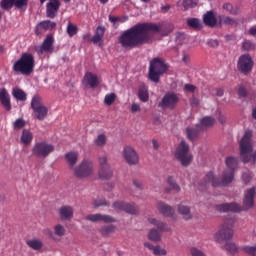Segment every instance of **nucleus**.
Instances as JSON below:
<instances>
[{
  "mask_svg": "<svg viewBox=\"0 0 256 256\" xmlns=\"http://www.w3.org/2000/svg\"><path fill=\"white\" fill-rule=\"evenodd\" d=\"M153 33H158L162 37H167V35L171 33V28L165 23H139L125 30L120 35L118 41L123 49H135L142 45L153 43Z\"/></svg>",
  "mask_w": 256,
  "mask_h": 256,
  "instance_id": "nucleus-1",
  "label": "nucleus"
},
{
  "mask_svg": "<svg viewBox=\"0 0 256 256\" xmlns=\"http://www.w3.org/2000/svg\"><path fill=\"white\" fill-rule=\"evenodd\" d=\"M225 163L228 168L223 171L221 180L215 177L213 172H208L200 182V187H207L210 184L212 187H227V185L233 183L235 170L239 162L235 157H227Z\"/></svg>",
  "mask_w": 256,
  "mask_h": 256,
  "instance_id": "nucleus-2",
  "label": "nucleus"
},
{
  "mask_svg": "<svg viewBox=\"0 0 256 256\" xmlns=\"http://www.w3.org/2000/svg\"><path fill=\"white\" fill-rule=\"evenodd\" d=\"M12 71L20 75H31L35 71V56L31 53H22L20 58L13 64Z\"/></svg>",
  "mask_w": 256,
  "mask_h": 256,
  "instance_id": "nucleus-3",
  "label": "nucleus"
},
{
  "mask_svg": "<svg viewBox=\"0 0 256 256\" xmlns=\"http://www.w3.org/2000/svg\"><path fill=\"white\" fill-rule=\"evenodd\" d=\"M253 151V131L246 130L240 141V156L243 163H249L251 159L256 161V153L249 155Z\"/></svg>",
  "mask_w": 256,
  "mask_h": 256,
  "instance_id": "nucleus-4",
  "label": "nucleus"
},
{
  "mask_svg": "<svg viewBox=\"0 0 256 256\" xmlns=\"http://www.w3.org/2000/svg\"><path fill=\"white\" fill-rule=\"evenodd\" d=\"M167 71V64L161 58H154L150 62L149 79L154 83H159L161 75Z\"/></svg>",
  "mask_w": 256,
  "mask_h": 256,
  "instance_id": "nucleus-5",
  "label": "nucleus"
},
{
  "mask_svg": "<svg viewBox=\"0 0 256 256\" xmlns=\"http://www.w3.org/2000/svg\"><path fill=\"white\" fill-rule=\"evenodd\" d=\"M234 225L235 219L233 218L224 221L221 228L215 234V240L217 241V243H223V241H230V239H233Z\"/></svg>",
  "mask_w": 256,
  "mask_h": 256,
  "instance_id": "nucleus-6",
  "label": "nucleus"
},
{
  "mask_svg": "<svg viewBox=\"0 0 256 256\" xmlns=\"http://www.w3.org/2000/svg\"><path fill=\"white\" fill-rule=\"evenodd\" d=\"M175 157L182 167H189L193 161V155L189 154V144L181 141L175 151Z\"/></svg>",
  "mask_w": 256,
  "mask_h": 256,
  "instance_id": "nucleus-7",
  "label": "nucleus"
},
{
  "mask_svg": "<svg viewBox=\"0 0 256 256\" xmlns=\"http://www.w3.org/2000/svg\"><path fill=\"white\" fill-rule=\"evenodd\" d=\"M31 109L33 110L35 119H38V121H44L49 114V108L43 104V99L39 95L32 97Z\"/></svg>",
  "mask_w": 256,
  "mask_h": 256,
  "instance_id": "nucleus-8",
  "label": "nucleus"
},
{
  "mask_svg": "<svg viewBox=\"0 0 256 256\" xmlns=\"http://www.w3.org/2000/svg\"><path fill=\"white\" fill-rule=\"evenodd\" d=\"M177 103H179V95L175 92H168L162 97L161 101L158 103V107L163 111L166 109L173 111V109L177 107Z\"/></svg>",
  "mask_w": 256,
  "mask_h": 256,
  "instance_id": "nucleus-9",
  "label": "nucleus"
},
{
  "mask_svg": "<svg viewBox=\"0 0 256 256\" xmlns=\"http://www.w3.org/2000/svg\"><path fill=\"white\" fill-rule=\"evenodd\" d=\"M108 158L107 155L99 156L98 163H99V171L98 175L101 179L109 180L113 177V169L111 165L107 162Z\"/></svg>",
  "mask_w": 256,
  "mask_h": 256,
  "instance_id": "nucleus-10",
  "label": "nucleus"
},
{
  "mask_svg": "<svg viewBox=\"0 0 256 256\" xmlns=\"http://www.w3.org/2000/svg\"><path fill=\"white\" fill-rule=\"evenodd\" d=\"M53 151H55V146L47 142H38L32 148V153L36 157H49Z\"/></svg>",
  "mask_w": 256,
  "mask_h": 256,
  "instance_id": "nucleus-11",
  "label": "nucleus"
},
{
  "mask_svg": "<svg viewBox=\"0 0 256 256\" xmlns=\"http://www.w3.org/2000/svg\"><path fill=\"white\" fill-rule=\"evenodd\" d=\"M253 65H255V62H253L251 55L243 54L238 59L237 69L240 73H243V75H248V73L253 71Z\"/></svg>",
  "mask_w": 256,
  "mask_h": 256,
  "instance_id": "nucleus-12",
  "label": "nucleus"
},
{
  "mask_svg": "<svg viewBox=\"0 0 256 256\" xmlns=\"http://www.w3.org/2000/svg\"><path fill=\"white\" fill-rule=\"evenodd\" d=\"M74 175L78 179H85V177L93 175V162L89 160L82 161L81 164L74 169Z\"/></svg>",
  "mask_w": 256,
  "mask_h": 256,
  "instance_id": "nucleus-13",
  "label": "nucleus"
},
{
  "mask_svg": "<svg viewBox=\"0 0 256 256\" xmlns=\"http://www.w3.org/2000/svg\"><path fill=\"white\" fill-rule=\"evenodd\" d=\"M29 0H0V7L3 11H11L13 7L16 9H26Z\"/></svg>",
  "mask_w": 256,
  "mask_h": 256,
  "instance_id": "nucleus-14",
  "label": "nucleus"
},
{
  "mask_svg": "<svg viewBox=\"0 0 256 256\" xmlns=\"http://www.w3.org/2000/svg\"><path fill=\"white\" fill-rule=\"evenodd\" d=\"M114 209H118V211H124L129 215H139V206L135 205L134 202L127 203L123 201H116L113 203Z\"/></svg>",
  "mask_w": 256,
  "mask_h": 256,
  "instance_id": "nucleus-15",
  "label": "nucleus"
},
{
  "mask_svg": "<svg viewBox=\"0 0 256 256\" xmlns=\"http://www.w3.org/2000/svg\"><path fill=\"white\" fill-rule=\"evenodd\" d=\"M216 211L219 213H241L243 207L236 202L223 203L215 205Z\"/></svg>",
  "mask_w": 256,
  "mask_h": 256,
  "instance_id": "nucleus-16",
  "label": "nucleus"
},
{
  "mask_svg": "<svg viewBox=\"0 0 256 256\" xmlns=\"http://www.w3.org/2000/svg\"><path fill=\"white\" fill-rule=\"evenodd\" d=\"M256 188L252 187L246 191L243 198L242 211H249L255 207Z\"/></svg>",
  "mask_w": 256,
  "mask_h": 256,
  "instance_id": "nucleus-17",
  "label": "nucleus"
},
{
  "mask_svg": "<svg viewBox=\"0 0 256 256\" xmlns=\"http://www.w3.org/2000/svg\"><path fill=\"white\" fill-rule=\"evenodd\" d=\"M122 155L128 165H137L139 163V154L131 146L124 147Z\"/></svg>",
  "mask_w": 256,
  "mask_h": 256,
  "instance_id": "nucleus-18",
  "label": "nucleus"
},
{
  "mask_svg": "<svg viewBox=\"0 0 256 256\" xmlns=\"http://www.w3.org/2000/svg\"><path fill=\"white\" fill-rule=\"evenodd\" d=\"M54 43H55V38H53V35H47L44 41L42 42L41 46H38L35 48V51L37 53H53L54 51Z\"/></svg>",
  "mask_w": 256,
  "mask_h": 256,
  "instance_id": "nucleus-19",
  "label": "nucleus"
},
{
  "mask_svg": "<svg viewBox=\"0 0 256 256\" xmlns=\"http://www.w3.org/2000/svg\"><path fill=\"white\" fill-rule=\"evenodd\" d=\"M157 209L161 215L164 217H171L173 221H177V216L175 215V208L166 204L165 202H158Z\"/></svg>",
  "mask_w": 256,
  "mask_h": 256,
  "instance_id": "nucleus-20",
  "label": "nucleus"
},
{
  "mask_svg": "<svg viewBox=\"0 0 256 256\" xmlns=\"http://www.w3.org/2000/svg\"><path fill=\"white\" fill-rule=\"evenodd\" d=\"M61 7V2L59 0H50L46 4V15L49 19H55L57 17V13Z\"/></svg>",
  "mask_w": 256,
  "mask_h": 256,
  "instance_id": "nucleus-21",
  "label": "nucleus"
},
{
  "mask_svg": "<svg viewBox=\"0 0 256 256\" xmlns=\"http://www.w3.org/2000/svg\"><path fill=\"white\" fill-rule=\"evenodd\" d=\"M86 221H91L92 223H97L99 221H102L103 223H115L117 220L110 215L89 214L86 216Z\"/></svg>",
  "mask_w": 256,
  "mask_h": 256,
  "instance_id": "nucleus-22",
  "label": "nucleus"
},
{
  "mask_svg": "<svg viewBox=\"0 0 256 256\" xmlns=\"http://www.w3.org/2000/svg\"><path fill=\"white\" fill-rule=\"evenodd\" d=\"M58 213L61 221H70L73 219L74 210L71 206L65 205L59 208Z\"/></svg>",
  "mask_w": 256,
  "mask_h": 256,
  "instance_id": "nucleus-23",
  "label": "nucleus"
},
{
  "mask_svg": "<svg viewBox=\"0 0 256 256\" xmlns=\"http://www.w3.org/2000/svg\"><path fill=\"white\" fill-rule=\"evenodd\" d=\"M0 103L4 107L5 111H11V96L5 88L0 90Z\"/></svg>",
  "mask_w": 256,
  "mask_h": 256,
  "instance_id": "nucleus-24",
  "label": "nucleus"
},
{
  "mask_svg": "<svg viewBox=\"0 0 256 256\" xmlns=\"http://www.w3.org/2000/svg\"><path fill=\"white\" fill-rule=\"evenodd\" d=\"M148 223H150V225H153L154 227H157L158 231L171 233V227H169L167 223L161 220H158L157 218H153V217L148 218Z\"/></svg>",
  "mask_w": 256,
  "mask_h": 256,
  "instance_id": "nucleus-25",
  "label": "nucleus"
},
{
  "mask_svg": "<svg viewBox=\"0 0 256 256\" xmlns=\"http://www.w3.org/2000/svg\"><path fill=\"white\" fill-rule=\"evenodd\" d=\"M84 82L86 83V85H89L91 89H95V87H99V77L97 76V74L87 72L84 75Z\"/></svg>",
  "mask_w": 256,
  "mask_h": 256,
  "instance_id": "nucleus-26",
  "label": "nucleus"
},
{
  "mask_svg": "<svg viewBox=\"0 0 256 256\" xmlns=\"http://www.w3.org/2000/svg\"><path fill=\"white\" fill-rule=\"evenodd\" d=\"M215 125V118L211 116H205L200 120V124H197V129H200L201 131L213 127Z\"/></svg>",
  "mask_w": 256,
  "mask_h": 256,
  "instance_id": "nucleus-27",
  "label": "nucleus"
},
{
  "mask_svg": "<svg viewBox=\"0 0 256 256\" xmlns=\"http://www.w3.org/2000/svg\"><path fill=\"white\" fill-rule=\"evenodd\" d=\"M178 213L182 215L185 221H189L190 219H193V214H191V207L185 204L178 205Z\"/></svg>",
  "mask_w": 256,
  "mask_h": 256,
  "instance_id": "nucleus-28",
  "label": "nucleus"
},
{
  "mask_svg": "<svg viewBox=\"0 0 256 256\" xmlns=\"http://www.w3.org/2000/svg\"><path fill=\"white\" fill-rule=\"evenodd\" d=\"M203 21L208 27H215L217 25V18L213 11H208L204 14Z\"/></svg>",
  "mask_w": 256,
  "mask_h": 256,
  "instance_id": "nucleus-29",
  "label": "nucleus"
},
{
  "mask_svg": "<svg viewBox=\"0 0 256 256\" xmlns=\"http://www.w3.org/2000/svg\"><path fill=\"white\" fill-rule=\"evenodd\" d=\"M167 183L170 185V188H165V193H171V191H176V193H179V191H181V187L179 184H177V181L173 176L168 177Z\"/></svg>",
  "mask_w": 256,
  "mask_h": 256,
  "instance_id": "nucleus-30",
  "label": "nucleus"
},
{
  "mask_svg": "<svg viewBox=\"0 0 256 256\" xmlns=\"http://www.w3.org/2000/svg\"><path fill=\"white\" fill-rule=\"evenodd\" d=\"M20 141L23 143V145H31L33 142V133L27 129H24L22 131Z\"/></svg>",
  "mask_w": 256,
  "mask_h": 256,
  "instance_id": "nucleus-31",
  "label": "nucleus"
},
{
  "mask_svg": "<svg viewBox=\"0 0 256 256\" xmlns=\"http://www.w3.org/2000/svg\"><path fill=\"white\" fill-rule=\"evenodd\" d=\"M199 131H201V129H198L197 125L195 128L187 127L186 128L187 139H189V141H195V139H197V137L199 136Z\"/></svg>",
  "mask_w": 256,
  "mask_h": 256,
  "instance_id": "nucleus-32",
  "label": "nucleus"
},
{
  "mask_svg": "<svg viewBox=\"0 0 256 256\" xmlns=\"http://www.w3.org/2000/svg\"><path fill=\"white\" fill-rule=\"evenodd\" d=\"M65 159L68 161L70 169H73V167H75V165L77 164L79 156L75 152H68L65 155Z\"/></svg>",
  "mask_w": 256,
  "mask_h": 256,
  "instance_id": "nucleus-33",
  "label": "nucleus"
},
{
  "mask_svg": "<svg viewBox=\"0 0 256 256\" xmlns=\"http://www.w3.org/2000/svg\"><path fill=\"white\" fill-rule=\"evenodd\" d=\"M26 244L28 247H30V249H33L34 251H40V249H43V241L40 239L28 240Z\"/></svg>",
  "mask_w": 256,
  "mask_h": 256,
  "instance_id": "nucleus-34",
  "label": "nucleus"
},
{
  "mask_svg": "<svg viewBox=\"0 0 256 256\" xmlns=\"http://www.w3.org/2000/svg\"><path fill=\"white\" fill-rule=\"evenodd\" d=\"M12 95L14 99H17V101H27V93L19 88H14L12 91Z\"/></svg>",
  "mask_w": 256,
  "mask_h": 256,
  "instance_id": "nucleus-35",
  "label": "nucleus"
},
{
  "mask_svg": "<svg viewBox=\"0 0 256 256\" xmlns=\"http://www.w3.org/2000/svg\"><path fill=\"white\" fill-rule=\"evenodd\" d=\"M187 25L195 31H201V29H203V24L201 23V20L197 18L189 19L187 21Z\"/></svg>",
  "mask_w": 256,
  "mask_h": 256,
  "instance_id": "nucleus-36",
  "label": "nucleus"
},
{
  "mask_svg": "<svg viewBox=\"0 0 256 256\" xmlns=\"http://www.w3.org/2000/svg\"><path fill=\"white\" fill-rule=\"evenodd\" d=\"M65 233H67V230L65 229V226L62 224H56L54 226V235L57 237V239H61V237H65Z\"/></svg>",
  "mask_w": 256,
  "mask_h": 256,
  "instance_id": "nucleus-37",
  "label": "nucleus"
},
{
  "mask_svg": "<svg viewBox=\"0 0 256 256\" xmlns=\"http://www.w3.org/2000/svg\"><path fill=\"white\" fill-rule=\"evenodd\" d=\"M138 97L142 103H147L149 101V92L145 86H141L138 90Z\"/></svg>",
  "mask_w": 256,
  "mask_h": 256,
  "instance_id": "nucleus-38",
  "label": "nucleus"
},
{
  "mask_svg": "<svg viewBox=\"0 0 256 256\" xmlns=\"http://www.w3.org/2000/svg\"><path fill=\"white\" fill-rule=\"evenodd\" d=\"M40 27L44 31H53V29H55V27H57V23H55L51 20H46V21L40 22Z\"/></svg>",
  "mask_w": 256,
  "mask_h": 256,
  "instance_id": "nucleus-39",
  "label": "nucleus"
},
{
  "mask_svg": "<svg viewBox=\"0 0 256 256\" xmlns=\"http://www.w3.org/2000/svg\"><path fill=\"white\" fill-rule=\"evenodd\" d=\"M95 147H105L107 145V135L99 134L94 140Z\"/></svg>",
  "mask_w": 256,
  "mask_h": 256,
  "instance_id": "nucleus-40",
  "label": "nucleus"
},
{
  "mask_svg": "<svg viewBox=\"0 0 256 256\" xmlns=\"http://www.w3.org/2000/svg\"><path fill=\"white\" fill-rule=\"evenodd\" d=\"M223 9H225V11H228L230 15H239V6L237 5L234 6L231 3H226L223 5Z\"/></svg>",
  "mask_w": 256,
  "mask_h": 256,
  "instance_id": "nucleus-41",
  "label": "nucleus"
},
{
  "mask_svg": "<svg viewBox=\"0 0 256 256\" xmlns=\"http://www.w3.org/2000/svg\"><path fill=\"white\" fill-rule=\"evenodd\" d=\"M66 32L69 37H75V35L79 33V27H77V25H74L71 22H68Z\"/></svg>",
  "mask_w": 256,
  "mask_h": 256,
  "instance_id": "nucleus-42",
  "label": "nucleus"
},
{
  "mask_svg": "<svg viewBox=\"0 0 256 256\" xmlns=\"http://www.w3.org/2000/svg\"><path fill=\"white\" fill-rule=\"evenodd\" d=\"M241 49L242 51H255L256 44L251 40H244Z\"/></svg>",
  "mask_w": 256,
  "mask_h": 256,
  "instance_id": "nucleus-43",
  "label": "nucleus"
},
{
  "mask_svg": "<svg viewBox=\"0 0 256 256\" xmlns=\"http://www.w3.org/2000/svg\"><path fill=\"white\" fill-rule=\"evenodd\" d=\"M116 229L117 228L114 225L103 226L102 228H100V233L104 237H107L109 235H112V233H114Z\"/></svg>",
  "mask_w": 256,
  "mask_h": 256,
  "instance_id": "nucleus-44",
  "label": "nucleus"
},
{
  "mask_svg": "<svg viewBox=\"0 0 256 256\" xmlns=\"http://www.w3.org/2000/svg\"><path fill=\"white\" fill-rule=\"evenodd\" d=\"M224 249L228 251V253H231V255H235V253L239 252V247L233 242H226Z\"/></svg>",
  "mask_w": 256,
  "mask_h": 256,
  "instance_id": "nucleus-45",
  "label": "nucleus"
},
{
  "mask_svg": "<svg viewBox=\"0 0 256 256\" xmlns=\"http://www.w3.org/2000/svg\"><path fill=\"white\" fill-rule=\"evenodd\" d=\"M148 239L155 242L161 241V233L157 229H151L148 233Z\"/></svg>",
  "mask_w": 256,
  "mask_h": 256,
  "instance_id": "nucleus-46",
  "label": "nucleus"
},
{
  "mask_svg": "<svg viewBox=\"0 0 256 256\" xmlns=\"http://www.w3.org/2000/svg\"><path fill=\"white\" fill-rule=\"evenodd\" d=\"M220 22L223 23V25H232V27H237V25H239V22H237L235 18L229 16L223 17L220 19Z\"/></svg>",
  "mask_w": 256,
  "mask_h": 256,
  "instance_id": "nucleus-47",
  "label": "nucleus"
},
{
  "mask_svg": "<svg viewBox=\"0 0 256 256\" xmlns=\"http://www.w3.org/2000/svg\"><path fill=\"white\" fill-rule=\"evenodd\" d=\"M25 125H27V122H25V119L18 118L13 123V129L15 131H19V129H23V127H25Z\"/></svg>",
  "mask_w": 256,
  "mask_h": 256,
  "instance_id": "nucleus-48",
  "label": "nucleus"
},
{
  "mask_svg": "<svg viewBox=\"0 0 256 256\" xmlns=\"http://www.w3.org/2000/svg\"><path fill=\"white\" fill-rule=\"evenodd\" d=\"M115 99H117L116 93L106 94V96L104 98V103H105V105H108V107H110V105L112 103H115Z\"/></svg>",
  "mask_w": 256,
  "mask_h": 256,
  "instance_id": "nucleus-49",
  "label": "nucleus"
},
{
  "mask_svg": "<svg viewBox=\"0 0 256 256\" xmlns=\"http://www.w3.org/2000/svg\"><path fill=\"white\" fill-rule=\"evenodd\" d=\"M111 203L105 199L94 200V207H109Z\"/></svg>",
  "mask_w": 256,
  "mask_h": 256,
  "instance_id": "nucleus-50",
  "label": "nucleus"
},
{
  "mask_svg": "<svg viewBox=\"0 0 256 256\" xmlns=\"http://www.w3.org/2000/svg\"><path fill=\"white\" fill-rule=\"evenodd\" d=\"M153 254L156 256H165V255H167V250L161 248V246H155V248L153 250Z\"/></svg>",
  "mask_w": 256,
  "mask_h": 256,
  "instance_id": "nucleus-51",
  "label": "nucleus"
},
{
  "mask_svg": "<svg viewBox=\"0 0 256 256\" xmlns=\"http://www.w3.org/2000/svg\"><path fill=\"white\" fill-rule=\"evenodd\" d=\"M243 251L251 256H256V245L255 246H244Z\"/></svg>",
  "mask_w": 256,
  "mask_h": 256,
  "instance_id": "nucleus-52",
  "label": "nucleus"
},
{
  "mask_svg": "<svg viewBox=\"0 0 256 256\" xmlns=\"http://www.w3.org/2000/svg\"><path fill=\"white\" fill-rule=\"evenodd\" d=\"M190 254H191V256H206V255H205V252L202 251V250H200V249L197 248V247H192V248L190 249Z\"/></svg>",
  "mask_w": 256,
  "mask_h": 256,
  "instance_id": "nucleus-53",
  "label": "nucleus"
},
{
  "mask_svg": "<svg viewBox=\"0 0 256 256\" xmlns=\"http://www.w3.org/2000/svg\"><path fill=\"white\" fill-rule=\"evenodd\" d=\"M182 5L187 11V9H193L195 7V2L193 0H183Z\"/></svg>",
  "mask_w": 256,
  "mask_h": 256,
  "instance_id": "nucleus-54",
  "label": "nucleus"
},
{
  "mask_svg": "<svg viewBox=\"0 0 256 256\" xmlns=\"http://www.w3.org/2000/svg\"><path fill=\"white\" fill-rule=\"evenodd\" d=\"M95 35L97 37H100V38L103 39V37L105 36V27L104 26H98L96 28Z\"/></svg>",
  "mask_w": 256,
  "mask_h": 256,
  "instance_id": "nucleus-55",
  "label": "nucleus"
},
{
  "mask_svg": "<svg viewBox=\"0 0 256 256\" xmlns=\"http://www.w3.org/2000/svg\"><path fill=\"white\" fill-rule=\"evenodd\" d=\"M44 232L46 233V235H48V237H50V239H52V241H56V242L61 241V239L55 236V232L51 231V229H46L44 230Z\"/></svg>",
  "mask_w": 256,
  "mask_h": 256,
  "instance_id": "nucleus-56",
  "label": "nucleus"
},
{
  "mask_svg": "<svg viewBox=\"0 0 256 256\" xmlns=\"http://www.w3.org/2000/svg\"><path fill=\"white\" fill-rule=\"evenodd\" d=\"M195 89H197V87H195V85H193V84H185L184 85V91H188L189 93H194Z\"/></svg>",
  "mask_w": 256,
  "mask_h": 256,
  "instance_id": "nucleus-57",
  "label": "nucleus"
},
{
  "mask_svg": "<svg viewBox=\"0 0 256 256\" xmlns=\"http://www.w3.org/2000/svg\"><path fill=\"white\" fill-rule=\"evenodd\" d=\"M201 101L199 100V98H196L195 96H193L190 100V105L192 107H199Z\"/></svg>",
  "mask_w": 256,
  "mask_h": 256,
  "instance_id": "nucleus-58",
  "label": "nucleus"
},
{
  "mask_svg": "<svg viewBox=\"0 0 256 256\" xmlns=\"http://www.w3.org/2000/svg\"><path fill=\"white\" fill-rule=\"evenodd\" d=\"M238 95H239V97H247V89L245 87L241 86L238 89Z\"/></svg>",
  "mask_w": 256,
  "mask_h": 256,
  "instance_id": "nucleus-59",
  "label": "nucleus"
},
{
  "mask_svg": "<svg viewBox=\"0 0 256 256\" xmlns=\"http://www.w3.org/2000/svg\"><path fill=\"white\" fill-rule=\"evenodd\" d=\"M138 111H141V106L137 103H133L131 106V112L137 113Z\"/></svg>",
  "mask_w": 256,
  "mask_h": 256,
  "instance_id": "nucleus-60",
  "label": "nucleus"
},
{
  "mask_svg": "<svg viewBox=\"0 0 256 256\" xmlns=\"http://www.w3.org/2000/svg\"><path fill=\"white\" fill-rule=\"evenodd\" d=\"M90 41L94 43V45H97V43H100V41H103V38L94 34V36L90 39Z\"/></svg>",
  "mask_w": 256,
  "mask_h": 256,
  "instance_id": "nucleus-61",
  "label": "nucleus"
},
{
  "mask_svg": "<svg viewBox=\"0 0 256 256\" xmlns=\"http://www.w3.org/2000/svg\"><path fill=\"white\" fill-rule=\"evenodd\" d=\"M209 47H219V41L218 40H209L208 41Z\"/></svg>",
  "mask_w": 256,
  "mask_h": 256,
  "instance_id": "nucleus-62",
  "label": "nucleus"
},
{
  "mask_svg": "<svg viewBox=\"0 0 256 256\" xmlns=\"http://www.w3.org/2000/svg\"><path fill=\"white\" fill-rule=\"evenodd\" d=\"M248 33L249 35H252V37H256V27H251Z\"/></svg>",
  "mask_w": 256,
  "mask_h": 256,
  "instance_id": "nucleus-63",
  "label": "nucleus"
},
{
  "mask_svg": "<svg viewBox=\"0 0 256 256\" xmlns=\"http://www.w3.org/2000/svg\"><path fill=\"white\" fill-rule=\"evenodd\" d=\"M153 149L157 150L159 149V142L156 139L152 140Z\"/></svg>",
  "mask_w": 256,
  "mask_h": 256,
  "instance_id": "nucleus-64",
  "label": "nucleus"
}]
</instances>
